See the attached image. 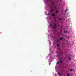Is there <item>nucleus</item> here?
<instances>
[{"label":"nucleus","instance_id":"obj_23","mask_svg":"<svg viewBox=\"0 0 76 76\" xmlns=\"http://www.w3.org/2000/svg\"><path fill=\"white\" fill-rule=\"evenodd\" d=\"M61 53H62H62H62V52H61Z\"/></svg>","mask_w":76,"mask_h":76},{"label":"nucleus","instance_id":"obj_14","mask_svg":"<svg viewBox=\"0 0 76 76\" xmlns=\"http://www.w3.org/2000/svg\"><path fill=\"white\" fill-rule=\"evenodd\" d=\"M59 20H61V18H59Z\"/></svg>","mask_w":76,"mask_h":76},{"label":"nucleus","instance_id":"obj_8","mask_svg":"<svg viewBox=\"0 0 76 76\" xmlns=\"http://www.w3.org/2000/svg\"><path fill=\"white\" fill-rule=\"evenodd\" d=\"M62 39H63V38L61 37V38H60V40H62Z\"/></svg>","mask_w":76,"mask_h":76},{"label":"nucleus","instance_id":"obj_20","mask_svg":"<svg viewBox=\"0 0 76 76\" xmlns=\"http://www.w3.org/2000/svg\"><path fill=\"white\" fill-rule=\"evenodd\" d=\"M55 19H56V18H55Z\"/></svg>","mask_w":76,"mask_h":76},{"label":"nucleus","instance_id":"obj_10","mask_svg":"<svg viewBox=\"0 0 76 76\" xmlns=\"http://www.w3.org/2000/svg\"><path fill=\"white\" fill-rule=\"evenodd\" d=\"M58 10L56 11V13H58Z\"/></svg>","mask_w":76,"mask_h":76},{"label":"nucleus","instance_id":"obj_25","mask_svg":"<svg viewBox=\"0 0 76 76\" xmlns=\"http://www.w3.org/2000/svg\"><path fill=\"white\" fill-rule=\"evenodd\" d=\"M53 7H54V6H53Z\"/></svg>","mask_w":76,"mask_h":76},{"label":"nucleus","instance_id":"obj_21","mask_svg":"<svg viewBox=\"0 0 76 76\" xmlns=\"http://www.w3.org/2000/svg\"><path fill=\"white\" fill-rule=\"evenodd\" d=\"M50 64H49V66L50 65Z\"/></svg>","mask_w":76,"mask_h":76},{"label":"nucleus","instance_id":"obj_18","mask_svg":"<svg viewBox=\"0 0 76 76\" xmlns=\"http://www.w3.org/2000/svg\"><path fill=\"white\" fill-rule=\"evenodd\" d=\"M67 10H65V12H66Z\"/></svg>","mask_w":76,"mask_h":76},{"label":"nucleus","instance_id":"obj_11","mask_svg":"<svg viewBox=\"0 0 76 76\" xmlns=\"http://www.w3.org/2000/svg\"><path fill=\"white\" fill-rule=\"evenodd\" d=\"M57 47H59V45H58V44H57Z\"/></svg>","mask_w":76,"mask_h":76},{"label":"nucleus","instance_id":"obj_2","mask_svg":"<svg viewBox=\"0 0 76 76\" xmlns=\"http://www.w3.org/2000/svg\"><path fill=\"white\" fill-rule=\"evenodd\" d=\"M47 3H52V5H53L55 3V2H54L53 1V0H47Z\"/></svg>","mask_w":76,"mask_h":76},{"label":"nucleus","instance_id":"obj_7","mask_svg":"<svg viewBox=\"0 0 76 76\" xmlns=\"http://www.w3.org/2000/svg\"><path fill=\"white\" fill-rule=\"evenodd\" d=\"M59 61L57 62L56 63L57 64H59Z\"/></svg>","mask_w":76,"mask_h":76},{"label":"nucleus","instance_id":"obj_24","mask_svg":"<svg viewBox=\"0 0 76 76\" xmlns=\"http://www.w3.org/2000/svg\"><path fill=\"white\" fill-rule=\"evenodd\" d=\"M58 26H60L59 25H58Z\"/></svg>","mask_w":76,"mask_h":76},{"label":"nucleus","instance_id":"obj_1","mask_svg":"<svg viewBox=\"0 0 76 76\" xmlns=\"http://www.w3.org/2000/svg\"><path fill=\"white\" fill-rule=\"evenodd\" d=\"M50 26H52V28H53L54 29H55V31H57V30L56 29V28H57V26L56 25V24H54V26H53L52 25V24H50Z\"/></svg>","mask_w":76,"mask_h":76},{"label":"nucleus","instance_id":"obj_6","mask_svg":"<svg viewBox=\"0 0 76 76\" xmlns=\"http://www.w3.org/2000/svg\"><path fill=\"white\" fill-rule=\"evenodd\" d=\"M52 16H55V14H53L52 15Z\"/></svg>","mask_w":76,"mask_h":76},{"label":"nucleus","instance_id":"obj_13","mask_svg":"<svg viewBox=\"0 0 76 76\" xmlns=\"http://www.w3.org/2000/svg\"><path fill=\"white\" fill-rule=\"evenodd\" d=\"M69 75H70V74H67V76H69Z\"/></svg>","mask_w":76,"mask_h":76},{"label":"nucleus","instance_id":"obj_16","mask_svg":"<svg viewBox=\"0 0 76 76\" xmlns=\"http://www.w3.org/2000/svg\"><path fill=\"white\" fill-rule=\"evenodd\" d=\"M60 72H59V73H58V75H60Z\"/></svg>","mask_w":76,"mask_h":76},{"label":"nucleus","instance_id":"obj_26","mask_svg":"<svg viewBox=\"0 0 76 76\" xmlns=\"http://www.w3.org/2000/svg\"><path fill=\"white\" fill-rule=\"evenodd\" d=\"M53 7H52V9H53Z\"/></svg>","mask_w":76,"mask_h":76},{"label":"nucleus","instance_id":"obj_4","mask_svg":"<svg viewBox=\"0 0 76 76\" xmlns=\"http://www.w3.org/2000/svg\"><path fill=\"white\" fill-rule=\"evenodd\" d=\"M54 11V10L51 9L50 10V12H53Z\"/></svg>","mask_w":76,"mask_h":76},{"label":"nucleus","instance_id":"obj_3","mask_svg":"<svg viewBox=\"0 0 76 76\" xmlns=\"http://www.w3.org/2000/svg\"><path fill=\"white\" fill-rule=\"evenodd\" d=\"M59 60L60 61V63H62L63 59H61V58H59Z\"/></svg>","mask_w":76,"mask_h":76},{"label":"nucleus","instance_id":"obj_9","mask_svg":"<svg viewBox=\"0 0 76 76\" xmlns=\"http://www.w3.org/2000/svg\"><path fill=\"white\" fill-rule=\"evenodd\" d=\"M68 58L69 60H71V58H69V57H68Z\"/></svg>","mask_w":76,"mask_h":76},{"label":"nucleus","instance_id":"obj_19","mask_svg":"<svg viewBox=\"0 0 76 76\" xmlns=\"http://www.w3.org/2000/svg\"><path fill=\"white\" fill-rule=\"evenodd\" d=\"M60 41V40H58V41Z\"/></svg>","mask_w":76,"mask_h":76},{"label":"nucleus","instance_id":"obj_22","mask_svg":"<svg viewBox=\"0 0 76 76\" xmlns=\"http://www.w3.org/2000/svg\"><path fill=\"white\" fill-rule=\"evenodd\" d=\"M48 4H50V3H48Z\"/></svg>","mask_w":76,"mask_h":76},{"label":"nucleus","instance_id":"obj_17","mask_svg":"<svg viewBox=\"0 0 76 76\" xmlns=\"http://www.w3.org/2000/svg\"><path fill=\"white\" fill-rule=\"evenodd\" d=\"M50 14L49 13L47 14V15H49Z\"/></svg>","mask_w":76,"mask_h":76},{"label":"nucleus","instance_id":"obj_12","mask_svg":"<svg viewBox=\"0 0 76 76\" xmlns=\"http://www.w3.org/2000/svg\"><path fill=\"white\" fill-rule=\"evenodd\" d=\"M73 70L72 69H70V71H71V72Z\"/></svg>","mask_w":76,"mask_h":76},{"label":"nucleus","instance_id":"obj_15","mask_svg":"<svg viewBox=\"0 0 76 76\" xmlns=\"http://www.w3.org/2000/svg\"><path fill=\"white\" fill-rule=\"evenodd\" d=\"M64 32V33H65V34H66V33H67V31H65Z\"/></svg>","mask_w":76,"mask_h":76},{"label":"nucleus","instance_id":"obj_5","mask_svg":"<svg viewBox=\"0 0 76 76\" xmlns=\"http://www.w3.org/2000/svg\"><path fill=\"white\" fill-rule=\"evenodd\" d=\"M62 28H61V29L60 31V32H61V33L62 32Z\"/></svg>","mask_w":76,"mask_h":76}]
</instances>
